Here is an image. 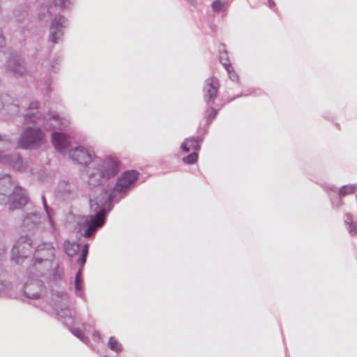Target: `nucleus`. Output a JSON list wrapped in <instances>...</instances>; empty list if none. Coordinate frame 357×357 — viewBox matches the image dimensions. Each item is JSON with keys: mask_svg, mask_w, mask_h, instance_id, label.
I'll list each match as a JSON object with an SVG mask.
<instances>
[{"mask_svg": "<svg viewBox=\"0 0 357 357\" xmlns=\"http://www.w3.org/2000/svg\"><path fill=\"white\" fill-rule=\"evenodd\" d=\"M3 268L0 266V281H7L6 279L3 278Z\"/></svg>", "mask_w": 357, "mask_h": 357, "instance_id": "c9c22d12", "label": "nucleus"}, {"mask_svg": "<svg viewBox=\"0 0 357 357\" xmlns=\"http://www.w3.org/2000/svg\"><path fill=\"white\" fill-rule=\"evenodd\" d=\"M42 202L44 207V210L46 213L47 217H46V225L47 229H52L53 228V223L54 221L52 220V215H53V210L49 207L47 205L45 197L44 195L42 196Z\"/></svg>", "mask_w": 357, "mask_h": 357, "instance_id": "4be33fe9", "label": "nucleus"}, {"mask_svg": "<svg viewBox=\"0 0 357 357\" xmlns=\"http://www.w3.org/2000/svg\"><path fill=\"white\" fill-rule=\"evenodd\" d=\"M63 246L66 253L69 257L75 255L79 250V244L75 242L66 241Z\"/></svg>", "mask_w": 357, "mask_h": 357, "instance_id": "b1692460", "label": "nucleus"}, {"mask_svg": "<svg viewBox=\"0 0 357 357\" xmlns=\"http://www.w3.org/2000/svg\"><path fill=\"white\" fill-rule=\"evenodd\" d=\"M139 173L136 170L124 172L118 177L114 186L100 185L93 194L90 195L91 211L93 215L84 217L79 223V232L84 237H92L105 222L107 214L113 208V203H118L124 198L135 186Z\"/></svg>", "mask_w": 357, "mask_h": 357, "instance_id": "f257e3e1", "label": "nucleus"}, {"mask_svg": "<svg viewBox=\"0 0 357 357\" xmlns=\"http://www.w3.org/2000/svg\"><path fill=\"white\" fill-rule=\"evenodd\" d=\"M344 224L347 225V230L350 235H357V221L353 220V217L350 213L346 214V218L344 220Z\"/></svg>", "mask_w": 357, "mask_h": 357, "instance_id": "5701e85b", "label": "nucleus"}, {"mask_svg": "<svg viewBox=\"0 0 357 357\" xmlns=\"http://www.w3.org/2000/svg\"><path fill=\"white\" fill-rule=\"evenodd\" d=\"M27 202L25 190L15 186L9 174L0 175V204L9 203V209L14 210L24 206Z\"/></svg>", "mask_w": 357, "mask_h": 357, "instance_id": "7ed1b4c3", "label": "nucleus"}, {"mask_svg": "<svg viewBox=\"0 0 357 357\" xmlns=\"http://www.w3.org/2000/svg\"><path fill=\"white\" fill-rule=\"evenodd\" d=\"M39 102L32 101L29 103L26 112L23 114L24 121L27 123H41L45 129H62L68 126L70 121L66 118H61L58 114L49 112L43 116L39 110Z\"/></svg>", "mask_w": 357, "mask_h": 357, "instance_id": "20e7f679", "label": "nucleus"}, {"mask_svg": "<svg viewBox=\"0 0 357 357\" xmlns=\"http://www.w3.org/2000/svg\"><path fill=\"white\" fill-rule=\"evenodd\" d=\"M56 314L59 319L68 327L79 324L80 318L76 315L74 309L69 308L64 302L68 301V296L64 291H56Z\"/></svg>", "mask_w": 357, "mask_h": 357, "instance_id": "1a4fd4ad", "label": "nucleus"}, {"mask_svg": "<svg viewBox=\"0 0 357 357\" xmlns=\"http://www.w3.org/2000/svg\"><path fill=\"white\" fill-rule=\"evenodd\" d=\"M89 245L88 243H86L82 250L80 257H79L77 260V263L80 264V269L77 272L74 281V287L75 290V294L76 296L84 298L85 295L83 289V280L82 278V268L84 267L86 261V257L89 252Z\"/></svg>", "mask_w": 357, "mask_h": 357, "instance_id": "dca6fc26", "label": "nucleus"}, {"mask_svg": "<svg viewBox=\"0 0 357 357\" xmlns=\"http://www.w3.org/2000/svg\"><path fill=\"white\" fill-rule=\"evenodd\" d=\"M202 141L203 138L200 136L186 138L181 144V149L186 153L190 151L191 150H193L196 152L200 149V143Z\"/></svg>", "mask_w": 357, "mask_h": 357, "instance_id": "6ab92c4d", "label": "nucleus"}, {"mask_svg": "<svg viewBox=\"0 0 357 357\" xmlns=\"http://www.w3.org/2000/svg\"><path fill=\"white\" fill-rule=\"evenodd\" d=\"M11 289V284L8 281H0V296L7 293Z\"/></svg>", "mask_w": 357, "mask_h": 357, "instance_id": "7c9ffc66", "label": "nucleus"}, {"mask_svg": "<svg viewBox=\"0 0 357 357\" xmlns=\"http://www.w3.org/2000/svg\"><path fill=\"white\" fill-rule=\"evenodd\" d=\"M228 7L229 2L227 0H215L211 4L212 10L215 13L224 12L227 10Z\"/></svg>", "mask_w": 357, "mask_h": 357, "instance_id": "393cba45", "label": "nucleus"}, {"mask_svg": "<svg viewBox=\"0 0 357 357\" xmlns=\"http://www.w3.org/2000/svg\"><path fill=\"white\" fill-rule=\"evenodd\" d=\"M68 156L74 163L88 166L86 174L91 187L102 185L120 171V163L116 157L96 158L91 147L78 146L70 149Z\"/></svg>", "mask_w": 357, "mask_h": 357, "instance_id": "f03ea898", "label": "nucleus"}, {"mask_svg": "<svg viewBox=\"0 0 357 357\" xmlns=\"http://www.w3.org/2000/svg\"><path fill=\"white\" fill-rule=\"evenodd\" d=\"M52 77L50 73H45L44 75H41L40 77L36 79L37 87L44 90L47 94L52 91Z\"/></svg>", "mask_w": 357, "mask_h": 357, "instance_id": "412c9836", "label": "nucleus"}, {"mask_svg": "<svg viewBox=\"0 0 357 357\" xmlns=\"http://www.w3.org/2000/svg\"><path fill=\"white\" fill-rule=\"evenodd\" d=\"M219 86V81L215 77L206 79L204 82L203 92L204 98L207 105L206 113L208 124H210L215 119L218 113V109L214 107V105Z\"/></svg>", "mask_w": 357, "mask_h": 357, "instance_id": "0eeeda50", "label": "nucleus"}, {"mask_svg": "<svg viewBox=\"0 0 357 357\" xmlns=\"http://www.w3.org/2000/svg\"><path fill=\"white\" fill-rule=\"evenodd\" d=\"M31 246V240L27 236H21L13 245L11 251L12 259L16 263H20L21 259L26 258Z\"/></svg>", "mask_w": 357, "mask_h": 357, "instance_id": "2eb2a0df", "label": "nucleus"}, {"mask_svg": "<svg viewBox=\"0 0 357 357\" xmlns=\"http://www.w3.org/2000/svg\"><path fill=\"white\" fill-rule=\"evenodd\" d=\"M356 188L357 187L356 185H346L342 186L339 190L337 189V192L343 197L348 195L354 193Z\"/></svg>", "mask_w": 357, "mask_h": 357, "instance_id": "bb28decb", "label": "nucleus"}, {"mask_svg": "<svg viewBox=\"0 0 357 357\" xmlns=\"http://www.w3.org/2000/svg\"><path fill=\"white\" fill-rule=\"evenodd\" d=\"M326 190L330 199L332 207L334 208H340L344 205L342 199V197L337 192V188L333 185H329L326 187Z\"/></svg>", "mask_w": 357, "mask_h": 357, "instance_id": "aec40b11", "label": "nucleus"}, {"mask_svg": "<svg viewBox=\"0 0 357 357\" xmlns=\"http://www.w3.org/2000/svg\"><path fill=\"white\" fill-rule=\"evenodd\" d=\"M22 227L28 231H43L52 234L55 231L54 223L52 229L46 228V218H43L36 211L24 213L22 216Z\"/></svg>", "mask_w": 357, "mask_h": 357, "instance_id": "9d476101", "label": "nucleus"}, {"mask_svg": "<svg viewBox=\"0 0 357 357\" xmlns=\"http://www.w3.org/2000/svg\"><path fill=\"white\" fill-rule=\"evenodd\" d=\"M52 142L57 151L64 154L70 144V139L65 133L55 131L52 134Z\"/></svg>", "mask_w": 357, "mask_h": 357, "instance_id": "f3484780", "label": "nucleus"}, {"mask_svg": "<svg viewBox=\"0 0 357 357\" xmlns=\"http://www.w3.org/2000/svg\"><path fill=\"white\" fill-rule=\"evenodd\" d=\"M107 346L111 350L115 352H120L123 349L121 344L114 337H111L109 339Z\"/></svg>", "mask_w": 357, "mask_h": 357, "instance_id": "cd10ccee", "label": "nucleus"}, {"mask_svg": "<svg viewBox=\"0 0 357 357\" xmlns=\"http://www.w3.org/2000/svg\"><path fill=\"white\" fill-rule=\"evenodd\" d=\"M268 6L271 8H273L275 6V4L273 0H268Z\"/></svg>", "mask_w": 357, "mask_h": 357, "instance_id": "4c0bfd02", "label": "nucleus"}, {"mask_svg": "<svg viewBox=\"0 0 357 357\" xmlns=\"http://www.w3.org/2000/svg\"><path fill=\"white\" fill-rule=\"evenodd\" d=\"M11 146V140L6 135H0V164L7 165L13 169L23 172L27 168L18 153L9 154L6 152Z\"/></svg>", "mask_w": 357, "mask_h": 357, "instance_id": "423d86ee", "label": "nucleus"}, {"mask_svg": "<svg viewBox=\"0 0 357 357\" xmlns=\"http://www.w3.org/2000/svg\"><path fill=\"white\" fill-rule=\"evenodd\" d=\"M45 280L27 274V280L23 287L24 295L30 299H39L45 294L44 281Z\"/></svg>", "mask_w": 357, "mask_h": 357, "instance_id": "9b49d317", "label": "nucleus"}, {"mask_svg": "<svg viewBox=\"0 0 357 357\" xmlns=\"http://www.w3.org/2000/svg\"><path fill=\"white\" fill-rule=\"evenodd\" d=\"M55 250L52 244L50 242H43L38 244L35 248L33 258L36 261L40 260V263L45 267L50 266L51 262H54Z\"/></svg>", "mask_w": 357, "mask_h": 357, "instance_id": "f8f14e48", "label": "nucleus"}, {"mask_svg": "<svg viewBox=\"0 0 357 357\" xmlns=\"http://www.w3.org/2000/svg\"><path fill=\"white\" fill-rule=\"evenodd\" d=\"M198 160V153L195 151L189 154L188 155L183 157L182 161L186 165H193L197 162Z\"/></svg>", "mask_w": 357, "mask_h": 357, "instance_id": "c756f323", "label": "nucleus"}, {"mask_svg": "<svg viewBox=\"0 0 357 357\" xmlns=\"http://www.w3.org/2000/svg\"><path fill=\"white\" fill-rule=\"evenodd\" d=\"M5 66L6 73L15 77H20L27 73L24 59L17 54H11Z\"/></svg>", "mask_w": 357, "mask_h": 357, "instance_id": "4468645a", "label": "nucleus"}, {"mask_svg": "<svg viewBox=\"0 0 357 357\" xmlns=\"http://www.w3.org/2000/svg\"><path fill=\"white\" fill-rule=\"evenodd\" d=\"M40 260L36 261L33 258L31 263L29 266L26 273L29 275L36 276L45 280L48 282H58L62 277L63 269L61 268L57 262H51L50 266L45 268L42 264H39Z\"/></svg>", "mask_w": 357, "mask_h": 357, "instance_id": "39448f33", "label": "nucleus"}, {"mask_svg": "<svg viewBox=\"0 0 357 357\" xmlns=\"http://www.w3.org/2000/svg\"><path fill=\"white\" fill-rule=\"evenodd\" d=\"M3 33H2L1 29L0 28V47L3 45Z\"/></svg>", "mask_w": 357, "mask_h": 357, "instance_id": "e433bc0d", "label": "nucleus"}, {"mask_svg": "<svg viewBox=\"0 0 357 357\" xmlns=\"http://www.w3.org/2000/svg\"><path fill=\"white\" fill-rule=\"evenodd\" d=\"M93 337L95 341H98L100 339V334L99 333V331H94L93 333Z\"/></svg>", "mask_w": 357, "mask_h": 357, "instance_id": "f704fd0d", "label": "nucleus"}, {"mask_svg": "<svg viewBox=\"0 0 357 357\" xmlns=\"http://www.w3.org/2000/svg\"><path fill=\"white\" fill-rule=\"evenodd\" d=\"M75 186L74 184L67 181H60L55 189V196L61 199H68L73 197L75 194Z\"/></svg>", "mask_w": 357, "mask_h": 357, "instance_id": "a211bd4d", "label": "nucleus"}, {"mask_svg": "<svg viewBox=\"0 0 357 357\" xmlns=\"http://www.w3.org/2000/svg\"><path fill=\"white\" fill-rule=\"evenodd\" d=\"M53 2L56 6L61 8H66L71 4L72 0H53Z\"/></svg>", "mask_w": 357, "mask_h": 357, "instance_id": "2f4dec72", "label": "nucleus"}, {"mask_svg": "<svg viewBox=\"0 0 357 357\" xmlns=\"http://www.w3.org/2000/svg\"><path fill=\"white\" fill-rule=\"evenodd\" d=\"M71 333L79 338L82 342L87 344L89 342V338L84 335L80 329L73 328L72 326L68 327Z\"/></svg>", "mask_w": 357, "mask_h": 357, "instance_id": "c85d7f7f", "label": "nucleus"}, {"mask_svg": "<svg viewBox=\"0 0 357 357\" xmlns=\"http://www.w3.org/2000/svg\"><path fill=\"white\" fill-rule=\"evenodd\" d=\"M222 65L224 66L225 68L226 69L229 79L233 82H236L238 79V76L237 73L233 70V68L231 67L229 59H225V62H222Z\"/></svg>", "mask_w": 357, "mask_h": 357, "instance_id": "a878e982", "label": "nucleus"}, {"mask_svg": "<svg viewBox=\"0 0 357 357\" xmlns=\"http://www.w3.org/2000/svg\"><path fill=\"white\" fill-rule=\"evenodd\" d=\"M45 142V134L39 128L27 127L21 133L18 140V147L23 149H36Z\"/></svg>", "mask_w": 357, "mask_h": 357, "instance_id": "6e6552de", "label": "nucleus"}, {"mask_svg": "<svg viewBox=\"0 0 357 357\" xmlns=\"http://www.w3.org/2000/svg\"><path fill=\"white\" fill-rule=\"evenodd\" d=\"M68 25L67 20L61 15H56L52 20L50 26V40L56 44L59 43L64 33V30Z\"/></svg>", "mask_w": 357, "mask_h": 357, "instance_id": "ddd939ff", "label": "nucleus"}, {"mask_svg": "<svg viewBox=\"0 0 357 357\" xmlns=\"http://www.w3.org/2000/svg\"><path fill=\"white\" fill-rule=\"evenodd\" d=\"M6 243L4 240L3 231L0 229V255L6 250Z\"/></svg>", "mask_w": 357, "mask_h": 357, "instance_id": "473e14b6", "label": "nucleus"}, {"mask_svg": "<svg viewBox=\"0 0 357 357\" xmlns=\"http://www.w3.org/2000/svg\"><path fill=\"white\" fill-rule=\"evenodd\" d=\"M227 58V52H221L220 55V61L222 64V62H225V59Z\"/></svg>", "mask_w": 357, "mask_h": 357, "instance_id": "72a5a7b5", "label": "nucleus"}]
</instances>
